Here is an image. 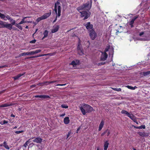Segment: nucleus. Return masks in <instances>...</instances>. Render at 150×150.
I'll use <instances>...</instances> for the list:
<instances>
[{
  "instance_id": "5",
  "label": "nucleus",
  "mask_w": 150,
  "mask_h": 150,
  "mask_svg": "<svg viewBox=\"0 0 150 150\" xmlns=\"http://www.w3.org/2000/svg\"><path fill=\"white\" fill-rule=\"evenodd\" d=\"M84 108L86 109L87 112L90 113L94 110L93 108L88 105L85 104L83 105Z\"/></svg>"
},
{
  "instance_id": "9",
  "label": "nucleus",
  "mask_w": 150,
  "mask_h": 150,
  "mask_svg": "<svg viewBox=\"0 0 150 150\" xmlns=\"http://www.w3.org/2000/svg\"><path fill=\"white\" fill-rule=\"evenodd\" d=\"M51 14V12L50 11L49 13H45L44 15L42 16V18L43 19H46L50 16Z\"/></svg>"
},
{
  "instance_id": "20",
  "label": "nucleus",
  "mask_w": 150,
  "mask_h": 150,
  "mask_svg": "<svg viewBox=\"0 0 150 150\" xmlns=\"http://www.w3.org/2000/svg\"><path fill=\"white\" fill-rule=\"evenodd\" d=\"M104 122L103 120H102L99 126L98 131H100L103 128L104 125Z\"/></svg>"
},
{
  "instance_id": "37",
  "label": "nucleus",
  "mask_w": 150,
  "mask_h": 150,
  "mask_svg": "<svg viewBox=\"0 0 150 150\" xmlns=\"http://www.w3.org/2000/svg\"><path fill=\"white\" fill-rule=\"evenodd\" d=\"M57 81H46L45 83L47 84L53 83H54L55 82Z\"/></svg>"
},
{
  "instance_id": "11",
  "label": "nucleus",
  "mask_w": 150,
  "mask_h": 150,
  "mask_svg": "<svg viewBox=\"0 0 150 150\" xmlns=\"http://www.w3.org/2000/svg\"><path fill=\"white\" fill-rule=\"evenodd\" d=\"M25 73V72H24V73H23V74H18L17 75L15 76L14 77H13V78L14 79V80H17L19 78H20V77H21V76L24 75Z\"/></svg>"
},
{
  "instance_id": "50",
  "label": "nucleus",
  "mask_w": 150,
  "mask_h": 150,
  "mask_svg": "<svg viewBox=\"0 0 150 150\" xmlns=\"http://www.w3.org/2000/svg\"><path fill=\"white\" fill-rule=\"evenodd\" d=\"M113 89L114 90L116 91H120L121 90V89L120 88H113Z\"/></svg>"
},
{
  "instance_id": "29",
  "label": "nucleus",
  "mask_w": 150,
  "mask_h": 150,
  "mask_svg": "<svg viewBox=\"0 0 150 150\" xmlns=\"http://www.w3.org/2000/svg\"><path fill=\"white\" fill-rule=\"evenodd\" d=\"M80 109L81 112L82 114L83 115H85L86 114V112L85 110L83 108L82 106L79 107Z\"/></svg>"
},
{
  "instance_id": "31",
  "label": "nucleus",
  "mask_w": 150,
  "mask_h": 150,
  "mask_svg": "<svg viewBox=\"0 0 150 150\" xmlns=\"http://www.w3.org/2000/svg\"><path fill=\"white\" fill-rule=\"evenodd\" d=\"M3 146L6 149H10L9 147L7 145V143L6 141L4 142Z\"/></svg>"
},
{
  "instance_id": "16",
  "label": "nucleus",
  "mask_w": 150,
  "mask_h": 150,
  "mask_svg": "<svg viewBox=\"0 0 150 150\" xmlns=\"http://www.w3.org/2000/svg\"><path fill=\"white\" fill-rule=\"evenodd\" d=\"M70 122V120L69 117H65L64 119V122L67 125Z\"/></svg>"
},
{
  "instance_id": "1",
  "label": "nucleus",
  "mask_w": 150,
  "mask_h": 150,
  "mask_svg": "<svg viewBox=\"0 0 150 150\" xmlns=\"http://www.w3.org/2000/svg\"><path fill=\"white\" fill-rule=\"evenodd\" d=\"M92 2V0H89V1H88L86 3L77 8V10L79 11L83 10L89 11L91 8Z\"/></svg>"
},
{
  "instance_id": "53",
  "label": "nucleus",
  "mask_w": 150,
  "mask_h": 150,
  "mask_svg": "<svg viewBox=\"0 0 150 150\" xmlns=\"http://www.w3.org/2000/svg\"><path fill=\"white\" fill-rule=\"evenodd\" d=\"M36 41V40L35 39H34L33 40H32L30 42V43H34Z\"/></svg>"
},
{
  "instance_id": "60",
  "label": "nucleus",
  "mask_w": 150,
  "mask_h": 150,
  "mask_svg": "<svg viewBox=\"0 0 150 150\" xmlns=\"http://www.w3.org/2000/svg\"><path fill=\"white\" fill-rule=\"evenodd\" d=\"M31 17H23L22 20H25L26 18H30Z\"/></svg>"
},
{
  "instance_id": "36",
  "label": "nucleus",
  "mask_w": 150,
  "mask_h": 150,
  "mask_svg": "<svg viewBox=\"0 0 150 150\" xmlns=\"http://www.w3.org/2000/svg\"><path fill=\"white\" fill-rule=\"evenodd\" d=\"M20 25V24H19V23L18 24L16 23L14 25L16 27H17L19 29H20L21 30H22V26L21 25Z\"/></svg>"
},
{
  "instance_id": "17",
  "label": "nucleus",
  "mask_w": 150,
  "mask_h": 150,
  "mask_svg": "<svg viewBox=\"0 0 150 150\" xmlns=\"http://www.w3.org/2000/svg\"><path fill=\"white\" fill-rule=\"evenodd\" d=\"M121 113L122 114H125L127 115V116L128 117H129L131 115V114L128 112L127 111L125 110H122L121 111Z\"/></svg>"
},
{
  "instance_id": "61",
  "label": "nucleus",
  "mask_w": 150,
  "mask_h": 150,
  "mask_svg": "<svg viewBox=\"0 0 150 150\" xmlns=\"http://www.w3.org/2000/svg\"><path fill=\"white\" fill-rule=\"evenodd\" d=\"M36 85H33L30 86V88H33L36 87Z\"/></svg>"
},
{
  "instance_id": "12",
  "label": "nucleus",
  "mask_w": 150,
  "mask_h": 150,
  "mask_svg": "<svg viewBox=\"0 0 150 150\" xmlns=\"http://www.w3.org/2000/svg\"><path fill=\"white\" fill-rule=\"evenodd\" d=\"M25 73V72H24V73H23V74H18L17 75L15 76L14 77H13V78L14 79V80H17L19 78H20V77H21V76L24 75Z\"/></svg>"
},
{
  "instance_id": "33",
  "label": "nucleus",
  "mask_w": 150,
  "mask_h": 150,
  "mask_svg": "<svg viewBox=\"0 0 150 150\" xmlns=\"http://www.w3.org/2000/svg\"><path fill=\"white\" fill-rule=\"evenodd\" d=\"M31 139H28L27 141L24 144L23 146L26 147H27L28 146V144L31 142L30 140Z\"/></svg>"
},
{
  "instance_id": "10",
  "label": "nucleus",
  "mask_w": 150,
  "mask_h": 150,
  "mask_svg": "<svg viewBox=\"0 0 150 150\" xmlns=\"http://www.w3.org/2000/svg\"><path fill=\"white\" fill-rule=\"evenodd\" d=\"M42 139L41 138L38 137L35 138L33 140V142H34L37 143H40L41 142Z\"/></svg>"
},
{
  "instance_id": "39",
  "label": "nucleus",
  "mask_w": 150,
  "mask_h": 150,
  "mask_svg": "<svg viewBox=\"0 0 150 150\" xmlns=\"http://www.w3.org/2000/svg\"><path fill=\"white\" fill-rule=\"evenodd\" d=\"M82 47L81 45V43L80 42H79L78 44V46L77 47V50H79L81 49H82Z\"/></svg>"
},
{
  "instance_id": "21",
  "label": "nucleus",
  "mask_w": 150,
  "mask_h": 150,
  "mask_svg": "<svg viewBox=\"0 0 150 150\" xmlns=\"http://www.w3.org/2000/svg\"><path fill=\"white\" fill-rule=\"evenodd\" d=\"M139 134L140 136L142 137H147L149 135L148 133H146L145 132H139Z\"/></svg>"
},
{
  "instance_id": "32",
  "label": "nucleus",
  "mask_w": 150,
  "mask_h": 150,
  "mask_svg": "<svg viewBox=\"0 0 150 150\" xmlns=\"http://www.w3.org/2000/svg\"><path fill=\"white\" fill-rule=\"evenodd\" d=\"M8 20L11 23V24L12 25H14L16 23V21L15 20L13 19L11 17L10 19H9Z\"/></svg>"
},
{
  "instance_id": "38",
  "label": "nucleus",
  "mask_w": 150,
  "mask_h": 150,
  "mask_svg": "<svg viewBox=\"0 0 150 150\" xmlns=\"http://www.w3.org/2000/svg\"><path fill=\"white\" fill-rule=\"evenodd\" d=\"M127 87L129 89H131V90H134L136 88H137V87H136V86H135L134 87H133L132 86H127Z\"/></svg>"
},
{
  "instance_id": "56",
  "label": "nucleus",
  "mask_w": 150,
  "mask_h": 150,
  "mask_svg": "<svg viewBox=\"0 0 150 150\" xmlns=\"http://www.w3.org/2000/svg\"><path fill=\"white\" fill-rule=\"evenodd\" d=\"M144 33L143 32H141L139 33V35L140 36H141L142 35L144 34Z\"/></svg>"
},
{
  "instance_id": "27",
  "label": "nucleus",
  "mask_w": 150,
  "mask_h": 150,
  "mask_svg": "<svg viewBox=\"0 0 150 150\" xmlns=\"http://www.w3.org/2000/svg\"><path fill=\"white\" fill-rule=\"evenodd\" d=\"M129 118H130L134 122L137 121L136 117L132 114H131V115L130 116Z\"/></svg>"
},
{
  "instance_id": "28",
  "label": "nucleus",
  "mask_w": 150,
  "mask_h": 150,
  "mask_svg": "<svg viewBox=\"0 0 150 150\" xmlns=\"http://www.w3.org/2000/svg\"><path fill=\"white\" fill-rule=\"evenodd\" d=\"M6 23V22H3L0 21V28H5V26Z\"/></svg>"
},
{
  "instance_id": "6",
  "label": "nucleus",
  "mask_w": 150,
  "mask_h": 150,
  "mask_svg": "<svg viewBox=\"0 0 150 150\" xmlns=\"http://www.w3.org/2000/svg\"><path fill=\"white\" fill-rule=\"evenodd\" d=\"M108 55L105 52H102V54L100 57V61H104L105 60L107 57Z\"/></svg>"
},
{
  "instance_id": "62",
  "label": "nucleus",
  "mask_w": 150,
  "mask_h": 150,
  "mask_svg": "<svg viewBox=\"0 0 150 150\" xmlns=\"http://www.w3.org/2000/svg\"><path fill=\"white\" fill-rule=\"evenodd\" d=\"M57 16H56L54 20L53 21V23H55L57 20Z\"/></svg>"
},
{
  "instance_id": "23",
  "label": "nucleus",
  "mask_w": 150,
  "mask_h": 150,
  "mask_svg": "<svg viewBox=\"0 0 150 150\" xmlns=\"http://www.w3.org/2000/svg\"><path fill=\"white\" fill-rule=\"evenodd\" d=\"M59 28V25H57L54 28L52 29V33H54L57 32Z\"/></svg>"
},
{
  "instance_id": "8",
  "label": "nucleus",
  "mask_w": 150,
  "mask_h": 150,
  "mask_svg": "<svg viewBox=\"0 0 150 150\" xmlns=\"http://www.w3.org/2000/svg\"><path fill=\"white\" fill-rule=\"evenodd\" d=\"M138 16H135L133 17L132 20L129 23V24L130 25L131 28H132L134 27L133 24L134 23L135 21L138 18Z\"/></svg>"
},
{
  "instance_id": "55",
  "label": "nucleus",
  "mask_w": 150,
  "mask_h": 150,
  "mask_svg": "<svg viewBox=\"0 0 150 150\" xmlns=\"http://www.w3.org/2000/svg\"><path fill=\"white\" fill-rule=\"evenodd\" d=\"M8 67V65H7L1 66H0V68H5L6 67Z\"/></svg>"
},
{
  "instance_id": "13",
  "label": "nucleus",
  "mask_w": 150,
  "mask_h": 150,
  "mask_svg": "<svg viewBox=\"0 0 150 150\" xmlns=\"http://www.w3.org/2000/svg\"><path fill=\"white\" fill-rule=\"evenodd\" d=\"M109 143L108 141L107 140L105 142L104 145V150H107L108 147Z\"/></svg>"
},
{
  "instance_id": "19",
  "label": "nucleus",
  "mask_w": 150,
  "mask_h": 150,
  "mask_svg": "<svg viewBox=\"0 0 150 150\" xmlns=\"http://www.w3.org/2000/svg\"><path fill=\"white\" fill-rule=\"evenodd\" d=\"M13 105L12 103H5L0 105V108L8 107Z\"/></svg>"
},
{
  "instance_id": "43",
  "label": "nucleus",
  "mask_w": 150,
  "mask_h": 150,
  "mask_svg": "<svg viewBox=\"0 0 150 150\" xmlns=\"http://www.w3.org/2000/svg\"><path fill=\"white\" fill-rule=\"evenodd\" d=\"M61 107L63 108H68V106L67 105L62 104L61 105Z\"/></svg>"
},
{
  "instance_id": "44",
  "label": "nucleus",
  "mask_w": 150,
  "mask_h": 150,
  "mask_svg": "<svg viewBox=\"0 0 150 150\" xmlns=\"http://www.w3.org/2000/svg\"><path fill=\"white\" fill-rule=\"evenodd\" d=\"M108 129H107L106 130H105L104 132H103V133H101V136L102 137V136H103L104 135H105V134H106L107 133V132L108 131Z\"/></svg>"
},
{
  "instance_id": "24",
  "label": "nucleus",
  "mask_w": 150,
  "mask_h": 150,
  "mask_svg": "<svg viewBox=\"0 0 150 150\" xmlns=\"http://www.w3.org/2000/svg\"><path fill=\"white\" fill-rule=\"evenodd\" d=\"M132 127H134V128L137 129H144L145 128V125H142L139 127H136L134 125H132Z\"/></svg>"
},
{
  "instance_id": "30",
  "label": "nucleus",
  "mask_w": 150,
  "mask_h": 150,
  "mask_svg": "<svg viewBox=\"0 0 150 150\" xmlns=\"http://www.w3.org/2000/svg\"><path fill=\"white\" fill-rule=\"evenodd\" d=\"M78 52L79 55H81L83 54V48L77 50Z\"/></svg>"
},
{
  "instance_id": "59",
  "label": "nucleus",
  "mask_w": 150,
  "mask_h": 150,
  "mask_svg": "<svg viewBox=\"0 0 150 150\" xmlns=\"http://www.w3.org/2000/svg\"><path fill=\"white\" fill-rule=\"evenodd\" d=\"M80 129H81V127L80 126L76 130V133H77L78 132V131H79V130Z\"/></svg>"
},
{
  "instance_id": "64",
  "label": "nucleus",
  "mask_w": 150,
  "mask_h": 150,
  "mask_svg": "<svg viewBox=\"0 0 150 150\" xmlns=\"http://www.w3.org/2000/svg\"><path fill=\"white\" fill-rule=\"evenodd\" d=\"M11 117H15V115L13 114H11Z\"/></svg>"
},
{
  "instance_id": "26",
  "label": "nucleus",
  "mask_w": 150,
  "mask_h": 150,
  "mask_svg": "<svg viewBox=\"0 0 150 150\" xmlns=\"http://www.w3.org/2000/svg\"><path fill=\"white\" fill-rule=\"evenodd\" d=\"M46 55V54H40V55H37V56H31V57H28L26 58V59H29L36 58V57H38L43 56Z\"/></svg>"
},
{
  "instance_id": "40",
  "label": "nucleus",
  "mask_w": 150,
  "mask_h": 150,
  "mask_svg": "<svg viewBox=\"0 0 150 150\" xmlns=\"http://www.w3.org/2000/svg\"><path fill=\"white\" fill-rule=\"evenodd\" d=\"M27 55H34L35 54V52H34V51H31L30 52H27Z\"/></svg>"
},
{
  "instance_id": "25",
  "label": "nucleus",
  "mask_w": 150,
  "mask_h": 150,
  "mask_svg": "<svg viewBox=\"0 0 150 150\" xmlns=\"http://www.w3.org/2000/svg\"><path fill=\"white\" fill-rule=\"evenodd\" d=\"M32 23V21L22 20V21L19 23V24H21L25 23Z\"/></svg>"
},
{
  "instance_id": "48",
  "label": "nucleus",
  "mask_w": 150,
  "mask_h": 150,
  "mask_svg": "<svg viewBox=\"0 0 150 150\" xmlns=\"http://www.w3.org/2000/svg\"><path fill=\"white\" fill-rule=\"evenodd\" d=\"M61 10H58V13H57V15L56 16L58 17H59L61 15Z\"/></svg>"
},
{
  "instance_id": "41",
  "label": "nucleus",
  "mask_w": 150,
  "mask_h": 150,
  "mask_svg": "<svg viewBox=\"0 0 150 150\" xmlns=\"http://www.w3.org/2000/svg\"><path fill=\"white\" fill-rule=\"evenodd\" d=\"M8 122V121H7L5 120H4L3 121L1 122L0 124L1 125H3L7 123Z\"/></svg>"
},
{
  "instance_id": "3",
  "label": "nucleus",
  "mask_w": 150,
  "mask_h": 150,
  "mask_svg": "<svg viewBox=\"0 0 150 150\" xmlns=\"http://www.w3.org/2000/svg\"><path fill=\"white\" fill-rule=\"evenodd\" d=\"M60 0H58L55 3L54 6V11L56 14H57V10H61V4L60 3Z\"/></svg>"
},
{
  "instance_id": "14",
  "label": "nucleus",
  "mask_w": 150,
  "mask_h": 150,
  "mask_svg": "<svg viewBox=\"0 0 150 150\" xmlns=\"http://www.w3.org/2000/svg\"><path fill=\"white\" fill-rule=\"evenodd\" d=\"M13 25L12 24H7L6 23V24L5 28H6L8 29L11 30L12 28V26Z\"/></svg>"
},
{
  "instance_id": "58",
  "label": "nucleus",
  "mask_w": 150,
  "mask_h": 150,
  "mask_svg": "<svg viewBox=\"0 0 150 150\" xmlns=\"http://www.w3.org/2000/svg\"><path fill=\"white\" fill-rule=\"evenodd\" d=\"M5 91H6V90L5 89V90H3L2 91H0V94L1 93H4V92H5Z\"/></svg>"
},
{
  "instance_id": "18",
  "label": "nucleus",
  "mask_w": 150,
  "mask_h": 150,
  "mask_svg": "<svg viewBox=\"0 0 150 150\" xmlns=\"http://www.w3.org/2000/svg\"><path fill=\"white\" fill-rule=\"evenodd\" d=\"M35 98H49L50 97L49 96L46 95H35L34 96Z\"/></svg>"
},
{
  "instance_id": "4",
  "label": "nucleus",
  "mask_w": 150,
  "mask_h": 150,
  "mask_svg": "<svg viewBox=\"0 0 150 150\" xmlns=\"http://www.w3.org/2000/svg\"><path fill=\"white\" fill-rule=\"evenodd\" d=\"M89 35L91 40H93L96 37L97 35L96 33L94 30V29H92L89 31Z\"/></svg>"
},
{
  "instance_id": "47",
  "label": "nucleus",
  "mask_w": 150,
  "mask_h": 150,
  "mask_svg": "<svg viewBox=\"0 0 150 150\" xmlns=\"http://www.w3.org/2000/svg\"><path fill=\"white\" fill-rule=\"evenodd\" d=\"M105 62H101L98 63L97 65L98 66H101L102 65L105 64Z\"/></svg>"
},
{
  "instance_id": "7",
  "label": "nucleus",
  "mask_w": 150,
  "mask_h": 150,
  "mask_svg": "<svg viewBox=\"0 0 150 150\" xmlns=\"http://www.w3.org/2000/svg\"><path fill=\"white\" fill-rule=\"evenodd\" d=\"M84 25L86 27V29L88 30L93 29V25L91 24L90 22H88L86 23H85L84 24Z\"/></svg>"
},
{
  "instance_id": "35",
  "label": "nucleus",
  "mask_w": 150,
  "mask_h": 150,
  "mask_svg": "<svg viewBox=\"0 0 150 150\" xmlns=\"http://www.w3.org/2000/svg\"><path fill=\"white\" fill-rule=\"evenodd\" d=\"M142 73H143V75L144 76H147L150 74V71H146V72H143Z\"/></svg>"
},
{
  "instance_id": "57",
  "label": "nucleus",
  "mask_w": 150,
  "mask_h": 150,
  "mask_svg": "<svg viewBox=\"0 0 150 150\" xmlns=\"http://www.w3.org/2000/svg\"><path fill=\"white\" fill-rule=\"evenodd\" d=\"M65 115V113H63L62 114L60 115L59 116L60 117H62L64 116Z\"/></svg>"
},
{
  "instance_id": "49",
  "label": "nucleus",
  "mask_w": 150,
  "mask_h": 150,
  "mask_svg": "<svg viewBox=\"0 0 150 150\" xmlns=\"http://www.w3.org/2000/svg\"><path fill=\"white\" fill-rule=\"evenodd\" d=\"M41 50H36L34 51L35 52V54L39 53L41 52Z\"/></svg>"
},
{
  "instance_id": "2",
  "label": "nucleus",
  "mask_w": 150,
  "mask_h": 150,
  "mask_svg": "<svg viewBox=\"0 0 150 150\" xmlns=\"http://www.w3.org/2000/svg\"><path fill=\"white\" fill-rule=\"evenodd\" d=\"M81 13V17H84L83 19L85 20L87 19L90 16L91 13L88 11H83L81 12H80Z\"/></svg>"
},
{
  "instance_id": "46",
  "label": "nucleus",
  "mask_w": 150,
  "mask_h": 150,
  "mask_svg": "<svg viewBox=\"0 0 150 150\" xmlns=\"http://www.w3.org/2000/svg\"><path fill=\"white\" fill-rule=\"evenodd\" d=\"M27 52H24L22 53L21 54H19V56H25L26 55H27Z\"/></svg>"
},
{
  "instance_id": "54",
  "label": "nucleus",
  "mask_w": 150,
  "mask_h": 150,
  "mask_svg": "<svg viewBox=\"0 0 150 150\" xmlns=\"http://www.w3.org/2000/svg\"><path fill=\"white\" fill-rule=\"evenodd\" d=\"M11 17L9 16V15H7L6 16H5V18L7 19V20H9L11 18Z\"/></svg>"
},
{
  "instance_id": "45",
  "label": "nucleus",
  "mask_w": 150,
  "mask_h": 150,
  "mask_svg": "<svg viewBox=\"0 0 150 150\" xmlns=\"http://www.w3.org/2000/svg\"><path fill=\"white\" fill-rule=\"evenodd\" d=\"M71 130L69 131L68 132V134L67 135V137L66 139H67L68 138V137L70 136V134H71Z\"/></svg>"
},
{
  "instance_id": "22",
  "label": "nucleus",
  "mask_w": 150,
  "mask_h": 150,
  "mask_svg": "<svg viewBox=\"0 0 150 150\" xmlns=\"http://www.w3.org/2000/svg\"><path fill=\"white\" fill-rule=\"evenodd\" d=\"M48 32L47 30H45L43 34L44 35L43 37L42 38V40H43L45 38H46L48 35Z\"/></svg>"
},
{
  "instance_id": "42",
  "label": "nucleus",
  "mask_w": 150,
  "mask_h": 150,
  "mask_svg": "<svg viewBox=\"0 0 150 150\" xmlns=\"http://www.w3.org/2000/svg\"><path fill=\"white\" fill-rule=\"evenodd\" d=\"M42 16L38 18L36 20V21H37V23H38L40 21L42 20H43V19L42 18Z\"/></svg>"
},
{
  "instance_id": "63",
  "label": "nucleus",
  "mask_w": 150,
  "mask_h": 150,
  "mask_svg": "<svg viewBox=\"0 0 150 150\" xmlns=\"http://www.w3.org/2000/svg\"><path fill=\"white\" fill-rule=\"evenodd\" d=\"M108 50V48H106L105 49V52H107Z\"/></svg>"
},
{
  "instance_id": "34",
  "label": "nucleus",
  "mask_w": 150,
  "mask_h": 150,
  "mask_svg": "<svg viewBox=\"0 0 150 150\" xmlns=\"http://www.w3.org/2000/svg\"><path fill=\"white\" fill-rule=\"evenodd\" d=\"M0 17L1 18L4 19L5 21L7 20V19L5 18V16L1 13H0Z\"/></svg>"
},
{
  "instance_id": "52",
  "label": "nucleus",
  "mask_w": 150,
  "mask_h": 150,
  "mask_svg": "<svg viewBox=\"0 0 150 150\" xmlns=\"http://www.w3.org/2000/svg\"><path fill=\"white\" fill-rule=\"evenodd\" d=\"M110 130L108 129L106 134L107 136H108L110 134Z\"/></svg>"
},
{
  "instance_id": "15",
  "label": "nucleus",
  "mask_w": 150,
  "mask_h": 150,
  "mask_svg": "<svg viewBox=\"0 0 150 150\" xmlns=\"http://www.w3.org/2000/svg\"><path fill=\"white\" fill-rule=\"evenodd\" d=\"M79 60H76L75 61L74 60L70 64L72 65H73L74 67L79 64Z\"/></svg>"
},
{
  "instance_id": "51",
  "label": "nucleus",
  "mask_w": 150,
  "mask_h": 150,
  "mask_svg": "<svg viewBox=\"0 0 150 150\" xmlns=\"http://www.w3.org/2000/svg\"><path fill=\"white\" fill-rule=\"evenodd\" d=\"M23 131H17L15 132V133L17 134H19L23 132Z\"/></svg>"
}]
</instances>
